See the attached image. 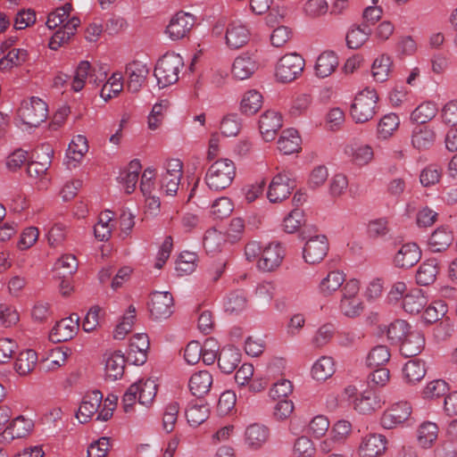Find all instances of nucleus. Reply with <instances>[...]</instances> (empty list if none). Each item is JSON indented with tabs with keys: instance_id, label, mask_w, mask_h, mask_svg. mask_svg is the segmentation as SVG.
<instances>
[{
	"instance_id": "nucleus-49",
	"label": "nucleus",
	"mask_w": 457,
	"mask_h": 457,
	"mask_svg": "<svg viewBox=\"0 0 457 457\" xmlns=\"http://www.w3.org/2000/svg\"><path fill=\"white\" fill-rule=\"evenodd\" d=\"M400 119L395 113L384 115L378 124V137L386 139L398 129Z\"/></svg>"
},
{
	"instance_id": "nucleus-1",
	"label": "nucleus",
	"mask_w": 457,
	"mask_h": 457,
	"mask_svg": "<svg viewBox=\"0 0 457 457\" xmlns=\"http://www.w3.org/2000/svg\"><path fill=\"white\" fill-rule=\"evenodd\" d=\"M183 66V59L179 54L167 53L162 56L154 68V77L159 87L164 88L175 84Z\"/></svg>"
},
{
	"instance_id": "nucleus-27",
	"label": "nucleus",
	"mask_w": 457,
	"mask_h": 457,
	"mask_svg": "<svg viewBox=\"0 0 457 457\" xmlns=\"http://www.w3.org/2000/svg\"><path fill=\"white\" fill-rule=\"evenodd\" d=\"M338 63V58L333 51H324L317 58L315 74L319 78H327L336 71Z\"/></svg>"
},
{
	"instance_id": "nucleus-11",
	"label": "nucleus",
	"mask_w": 457,
	"mask_h": 457,
	"mask_svg": "<svg viewBox=\"0 0 457 457\" xmlns=\"http://www.w3.org/2000/svg\"><path fill=\"white\" fill-rule=\"evenodd\" d=\"M150 342L146 334H137L130 338L127 355L128 362L143 365L147 360V350Z\"/></svg>"
},
{
	"instance_id": "nucleus-8",
	"label": "nucleus",
	"mask_w": 457,
	"mask_h": 457,
	"mask_svg": "<svg viewBox=\"0 0 457 457\" xmlns=\"http://www.w3.org/2000/svg\"><path fill=\"white\" fill-rule=\"evenodd\" d=\"M328 251V238L324 235L310 237L305 243L303 256L310 264L320 263L327 255Z\"/></svg>"
},
{
	"instance_id": "nucleus-25",
	"label": "nucleus",
	"mask_w": 457,
	"mask_h": 457,
	"mask_svg": "<svg viewBox=\"0 0 457 457\" xmlns=\"http://www.w3.org/2000/svg\"><path fill=\"white\" fill-rule=\"evenodd\" d=\"M80 21L77 17H72L66 21L51 37L49 41V47L52 50H57L62 45L68 42L72 37L77 28L79 26Z\"/></svg>"
},
{
	"instance_id": "nucleus-17",
	"label": "nucleus",
	"mask_w": 457,
	"mask_h": 457,
	"mask_svg": "<svg viewBox=\"0 0 457 457\" xmlns=\"http://www.w3.org/2000/svg\"><path fill=\"white\" fill-rule=\"evenodd\" d=\"M421 258V250L416 243H407L401 246L394 258L395 267L410 269L419 262Z\"/></svg>"
},
{
	"instance_id": "nucleus-42",
	"label": "nucleus",
	"mask_w": 457,
	"mask_h": 457,
	"mask_svg": "<svg viewBox=\"0 0 457 457\" xmlns=\"http://www.w3.org/2000/svg\"><path fill=\"white\" fill-rule=\"evenodd\" d=\"M435 138L436 135L434 130L424 126L413 130L411 143L415 148L425 149L433 145Z\"/></svg>"
},
{
	"instance_id": "nucleus-62",
	"label": "nucleus",
	"mask_w": 457,
	"mask_h": 457,
	"mask_svg": "<svg viewBox=\"0 0 457 457\" xmlns=\"http://www.w3.org/2000/svg\"><path fill=\"white\" fill-rule=\"evenodd\" d=\"M294 453L296 457H312L315 453V447L310 438L300 436L295 440Z\"/></svg>"
},
{
	"instance_id": "nucleus-30",
	"label": "nucleus",
	"mask_w": 457,
	"mask_h": 457,
	"mask_svg": "<svg viewBox=\"0 0 457 457\" xmlns=\"http://www.w3.org/2000/svg\"><path fill=\"white\" fill-rule=\"evenodd\" d=\"M453 232L446 227L437 228L428 240L429 248L434 253L445 251L453 243Z\"/></svg>"
},
{
	"instance_id": "nucleus-15",
	"label": "nucleus",
	"mask_w": 457,
	"mask_h": 457,
	"mask_svg": "<svg viewBox=\"0 0 457 457\" xmlns=\"http://www.w3.org/2000/svg\"><path fill=\"white\" fill-rule=\"evenodd\" d=\"M386 444L385 436L370 434L362 439L359 446V454L361 457H379L385 453Z\"/></svg>"
},
{
	"instance_id": "nucleus-24",
	"label": "nucleus",
	"mask_w": 457,
	"mask_h": 457,
	"mask_svg": "<svg viewBox=\"0 0 457 457\" xmlns=\"http://www.w3.org/2000/svg\"><path fill=\"white\" fill-rule=\"evenodd\" d=\"M425 346V337L420 331L412 330L400 345V352L405 358L417 356Z\"/></svg>"
},
{
	"instance_id": "nucleus-52",
	"label": "nucleus",
	"mask_w": 457,
	"mask_h": 457,
	"mask_svg": "<svg viewBox=\"0 0 457 457\" xmlns=\"http://www.w3.org/2000/svg\"><path fill=\"white\" fill-rule=\"evenodd\" d=\"M93 76L94 75L91 74L90 63L87 61L80 62L76 69L71 88L75 92L80 91L84 87L87 79L89 78L92 79Z\"/></svg>"
},
{
	"instance_id": "nucleus-3",
	"label": "nucleus",
	"mask_w": 457,
	"mask_h": 457,
	"mask_svg": "<svg viewBox=\"0 0 457 457\" xmlns=\"http://www.w3.org/2000/svg\"><path fill=\"white\" fill-rule=\"evenodd\" d=\"M304 59L296 53L283 55L275 67V77L281 83L295 80L304 69Z\"/></svg>"
},
{
	"instance_id": "nucleus-32",
	"label": "nucleus",
	"mask_w": 457,
	"mask_h": 457,
	"mask_svg": "<svg viewBox=\"0 0 457 457\" xmlns=\"http://www.w3.org/2000/svg\"><path fill=\"white\" fill-rule=\"evenodd\" d=\"M263 96L256 89L247 90L240 101V112L245 115H253L262 108Z\"/></svg>"
},
{
	"instance_id": "nucleus-22",
	"label": "nucleus",
	"mask_w": 457,
	"mask_h": 457,
	"mask_svg": "<svg viewBox=\"0 0 457 457\" xmlns=\"http://www.w3.org/2000/svg\"><path fill=\"white\" fill-rule=\"evenodd\" d=\"M212 385V376L207 370H200L193 374L189 379L188 386L193 395L198 399L203 398Z\"/></svg>"
},
{
	"instance_id": "nucleus-23",
	"label": "nucleus",
	"mask_w": 457,
	"mask_h": 457,
	"mask_svg": "<svg viewBox=\"0 0 457 457\" xmlns=\"http://www.w3.org/2000/svg\"><path fill=\"white\" fill-rule=\"evenodd\" d=\"M270 430L267 427L257 423L248 426L245 432V442L249 448L257 450L269 439Z\"/></svg>"
},
{
	"instance_id": "nucleus-63",
	"label": "nucleus",
	"mask_w": 457,
	"mask_h": 457,
	"mask_svg": "<svg viewBox=\"0 0 457 457\" xmlns=\"http://www.w3.org/2000/svg\"><path fill=\"white\" fill-rule=\"evenodd\" d=\"M237 397L234 392L225 391L219 398L217 403V411L220 416L227 415L235 406Z\"/></svg>"
},
{
	"instance_id": "nucleus-48",
	"label": "nucleus",
	"mask_w": 457,
	"mask_h": 457,
	"mask_svg": "<svg viewBox=\"0 0 457 457\" xmlns=\"http://www.w3.org/2000/svg\"><path fill=\"white\" fill-rule=\"evenodd\" d=\"M138 386V403L142 405H150L157 393V385L154 380L150 378L135 383Z\"/></svg>"
},
{
	"instance_id": "nucleus-9",
	"label": "nucleus",
	"mask_w": 457,
	"mask_h": 457,
	"mask_svg": "<svg viewBox=\"0 0 457 457\" xmlns=\"http://www.w3.org/2000/svg\"><path fill=\"white\" fill-rule=\"evenodd\" d=\"M173 296L170 292H154L151 295L148 309L153 319H167L173 312Z\"/></svg>"
},
{
	"instance_id": "nucleus-50",
	"label": "nucleus",
	"mask_w": 457,
	"mask_h": 457,
	"mask_svg": "<svg viewBox=\"0 0 457 457\" xmlns=\"http://www.w3.org/2000/svg\"><path fill=\"white\" fill-rule=\"evenodd\" d=\"M345 275L339 270L330 271L320 282L321 292L328 295L337 290L345 281Z\"/></svg>"
},
{
	"instance_id": "nucleus-61",
	"label": "nucleus",
	"mask_w": 457,
	"mask_h": 457,
	"mask_svg": "<svg viewBox=\"0 0 457 457\" xmlns=\"http://www.w3.org/2000/svg\"><path fill=\"white\" fill-rule=\"evenodd\" d=\"M340 310L347 317H356L363 310L361 301L357 297L342 298L340 302Z\"/></svg>"
},
{
	"instance_id": "nucleus-29",
	"label": "nucleus",
	"mask_w": 457,
	"mask_h": 457,
	"mask_svg": "<svg viewBox=\"0 0 457 457\" xmlns=\"http://www.w3.org/2000/svg\"><path fill=\"white\" fill-rule=\"evenodd\" d=\"M439 272L436 259L431 258L424 261L416 272V282L420 286L432 285Z\"/></svg>"
},
{
	"instance_id": "nucleus-10",
	"label": "nucleus",
	"mask_w": 457,
	"mask_h": 457,
	"mask_svg": "<svg viewBox=\"0 0 457 457\" xmlns=\"http://www.w3.org/2000/svg\"><path fill=\"white\" fill-rule=\"evenodd\" d=\"M411 413V406L407 402H399L387 409L380 419L381 426L392 429L406 421Z\"/></svg>"
},
{
	"instance_id": "nucleus-39",
	"label": "nucleus",
	"mask_w": 457,
	"mask_h": 457,
	"mask_svg": "<svg viewBox=\"0 0 457 457\" xmlns=\"http://www.w3.org/2000/svg\"><path fill=\"white\" fill-rule=\"evenodd\" d=\"M187 422L192 427H198L209 417V409L205 403L192 402L186 410Z\"/></svg>"
},
{
	"instance_id": "nucleus-12",
	"label": "nucleus",
	"mask_w": 457,
	"mask_h": 457,
	"mask_svg": "<svg viewBox=\"0 0 457 457\" xmlns=\"http://www.w3.org/2000/svg\"><path fill=\"white\" fill-rule=\"evenodd\" d=\"M127 87L132 93L138 92L149 74L147 65L140 61H133L126 66Z\"/></svg>"
},
{
	"instance_id": "nucleus-20",
	"label": "nucleus",
	"mask_w": 457,
	"mask_h": 457,
	"mask_svg": "<svg viewBox=\"0 0 457 457\" xmlns=\"http://www.w3.org/2000/svg\"><path fill=\"white\" fill-rule=\"evenodd\" d=\"M248 29L240 21H232L226 31V44L229 48L237 49L245 45L249 39Z\"/></svg>"
},
{
	"instance_id": "nucleus-33",
	"label": "nucleus",
	"mask_w": 457,
	"mask_h": 457,
	"mask_svg": "<svg viewBox=\"0 0 457 457\" xmlns=\"http://www.w3.org/2000/svg\"><path fill=\"white\" fill-rule=\"evenodd\" d=\"M428 303L426 296L420 289H413L406 294L403 299V308L410 314H418Z\"/></svg>"
},
{
	"instance_id": "nucleus-38",
	"label": "nucleus",
	"mask_w": 457,
	"mask_h": 457,
	"mask_svg": "<svg viewBox=\"0 0 457 457\" xmlns=\"http://www.w3.org/2000/svg\"><path fill=\"white\" fill-rule=\"evenodd\" d=\"M335 372V364L331 357L322 356L312 366V378L319 381H324Z\"/></svg>"
},
{
	"instance_id": "nucleus-21",
	"label": "nucleus",
	"mask_w": 457,
	"mask_h": 457,
	"mask_svg": "<svg viewBox=\"0 0 457 457\" xmlns=\"http://www.w3.org/2000/svg\"><path fill=\"white\" fill-rule=\"evenodd\" d=\"M241 361V353L234 345L223 347L218 355V365L222 372L232 373Z\"/></svg>"
},
{
	"instance_id": "nucleus-47",
	"label": "nucleus",
	"mask_w": 457,
	"mask_h": 457,
	"mask_svg": "<svg viewBox=\"0 0 457 457\" xmlns=\"http://www.w3.org/2000/svg\"><path fill=\"white\" fill-rule=\"evenodd\" d=\"M403 372L407 382H419L426 374L425 364L419 359L411 360L405 363Z\"/></svg>"
},
{
	"instance_id": "nucleus-13",
	"label": "nucleus",
	"mask_w": 457,
	"mask_h": 457,
	"mask_svg": "<svg viewBox=\"0 0 457 457\" xmlns=\"http://www.w3.org/2000/svg\"><path fill=\"white\" fill-rule=\"evenodd\" d=\"M285 257V250L280 244H270L258 260V267L263 271H272L280 266Z\"/></svg>"
},
{
	"instance_id": "nucleus-18",
	"label": "nucleus",
	"mask_w": 457,
	"mask_h": 457,
	"mask_svg": "<svg viewBox=\"0 0 457 457\" xmlns=\"http://www.w3.org/2000/svg\"><path fill=\"white\" fill-rule=\"evenodd\" d=\"M257 60L249 54L237 56L231 68L233 77L239 80L249 79L258 69Z\"/></svg>"
},
{
	"instance_id": "nucleus-60",
	"label": "nucleus",
	"mask_w": 457,
	"mask_h": 457,
	"mask_svg": "<svg viewBox=\"0 0 457 457\" xmlns=\"http://www.w3.org/2000/svg\"><path fill=\"white\" fill-rule=\"evenodd\" d=\"M28 152L16 149L6 158V168L10 170H21L28 167Z\"/></svg>"
},
{
	"instance_id": "nucleus-28",
	"label": "nucleus",
	"mask_w": 457,
	"mask_h": 457,
	"mask_svg": "<svg viewBox=\"0 0 457 457\" xmlns=\"http://www.w3.org/2000/svg\"><path fill=\"white\" fill-rule=\"evenodd\" d=\"M127 357L121 351H115L105 361V375L112 380L122 378L125 370Z\"/></svg>"
},
{
	"instance_id": "nucleus-19",
	"label": "nucleus",
	"mask_w": 457,
	"mask_h": 457,
	"mask_svg": "<svg viewBox=\"0 0 457 457\" xmlns=\"http://www.w3.org/2000/svg\"><path fill=\"white\" fill-rule=\"evenodd\" d=\"M103 400V394L99 390H94L87 394L81 402L76 417L84 424L98 411Z\"/></svg>"
},
{
	"instance_id": "nucleus-64",
	"label": "nucleus",
	"mask_w": 457,
	"mask_h": 457,
	"mask_svg": "<svg viewBox=\"0 0 457 457\" xmlns=\"http://www.w3.org/2000/svg\"><path fill=\"white\" fill-rule=\"evenodd\" d=\"M441 117L445 124L457 126V100H452L444 105Z\"/></svg>"
},
{
	"instance_id": "nucleus-43",
	"label": "nucleus",
	"mask_w": 457,
	"mask_h": 457,
	"mask_svg": "<svg viewBox=\"0 0 457 457\" xmlns=\"http://www.w3.org/2000/svg\"><path fill=\"white\" fill-rule=\"evenodd\" d=\"M438 434V427L436 423L426 421L423 422L418 430V442L423 448H429L436 440Z\"/></svg>"
},
{
	"instance_id": "nucleus-56",
	"label": "nucleus",
	"mask_w": 457,
	"mask_h": 457,
	"mask_svg": "<svg viewBox=\"0 0 457 457\" xmlns=\"http://www.w3.org/2000/svg\"><path fill=\"white\" fill-rule=\"evenodd\" d=\"M305 225L303 211L298 208L294 209L285 217L283 221L284 229L287 233H295L302 226Z\"/></svg>"
},
{
	"instance_id": "nucleus-34",
	"label": "nucleus",
	"mask_w": 457,
	"mask_h": 457,
	"mask_svg": "<svg viewBox=\"0 0 457 457\" xmlns=\"http://www.w3.org/2000/svg\"><path fill=\"white\" fill-rule=\"evenodd\" d=\"M28 59V52L22 48H12L0 59V71H6L21 66Z\"/></svg>"
},
{
	"instance_id": "nucleus-55",
	"label": "nucleus",
	"mask_w": 457,
	"mask_h": 457,
	"mask_svg": "<svg viewBox=\"0 0 457 457\" xmlns=\"http://www.w3.org/2000/svg\"><path fill=\"white\" fill-rule=\"evenodd\" d=\"M72 9L71 4H65L62 7L56 8L54 12H50L46 25L50 29H55L59 25H62L66 23V20L68 19L70 12Z\"/></svg>"
},
{
	"instance_id": "nucleus-44",
	"label": "nucleus",
	"mask_w": 457,
	"mask_h": 457,
	"mask_svg": "<svg viewBox=\"0 0 457 457\" xmlns=\"http://www.w3.org/2000/svg\"><path fill=\"white\" fill-rule=\"evenodd\" d=\"M437 113V107L433 102L420 104L411 114V120L419 124H425L431 120Z\"/></svg>"
},
{
	"instance_id": "nucleus-46",
	"label": "nucleus",
	"mask_w": 457,
	"mask_h": 457,
	"mask_svg": "<svg viewBox=\"0 0 457 457\" xmlns=\"http://www.w3.org/2000/svg\"><path fill=\"white\" fill-rule=\"evenodd\" d=\"M392 61L388 55L382 54L378 57L372 64L371 72L374 79L378 82L387 80L391 71Z\"/></svg>"
},
{
	"instance_id": "nucleus-2",
	"label": "nucleus",
	"mask_w": 457,
	"mask_h": 457,
	"mask_svg": "<svg viewBox=\"0 0 457 457\" xmlns=\"http://www.w3.org/2000/svg\"><path fill=\"white\" fill-rule=\"evenodd\" d=\"M378 96L374 89L369 87L359 92L351 105L350 114L355 123L370 120L377 112Z\"/></svg>"
},
{
	"instance_id": "nucleus-31",
	"label": "nucleus",
	"mask_w": 457,
	"mask_h": 457,
	"mask_svg": "<svg viewBox=\"0 0 457 457\" xmlns=\"http://www.w3.org/2000/svg\"><path fill=\"white\" fill-rule=\"evenodd\" d=\"M36 159L29 161L27 171H47L51 167L54 151L50 145H41L36 151Z\"/></svg>"
},
{
	"instance_id": "nucleus-40",
	"label": "nucleus",
	"mask_w": 457,
	"mask_h": 457,
	"mask_svg": "<svg viewBox=\"0 0 457 457\" xmlns=\"http://www.w3.org/2000/svg\"><path fill=\"white\" fill-rule=\"evenodd\" d=\"M37 360V353L31 349L22 351L19 353L14 369L21 376L29 374L33 370Z\"/></svg>"
},
{
	"instance_id": "nucleus-51",
	"label": "nucleus",
	"mask_w": 457,
	"mask_h": 457,
	"mask_svg": "<svg viewBox=\"0 0 457 457\" xmlns=\"http://www.w3.org/2000/svg\"><path fill=\"white\" fill-rule=\"evenodd\" d=\"M204 179L210 189L220 191L231 185L234 176L230 173H205Z\"/></svg>"
},
{
	"instance_id": "nucleus-35",
	"label": "nucleus",
	"mask_w": 457,
	"mask_h": 457,
	"mask_svg": "<svg viewBox=\"0 0 457 457\" xmlns=\"http://www.w3.org/2000/svg\"><path fill=\"white\" fill-rule=\"evenodd\" d=\"M409 323L403 320H395L391 322L386 328V337L392 344H402V342L407 337L409 333H411Z\"/></svg>"
},
{
	"instance_id": "nucleus-45",
	"label": "nucleus",
	"mask_w": 457,
	"mask_h": 457,
	"mask_svg": "<svg viewBox=\"0 0 457 457\" xmlns=\"http://www.w3.org/2000/svg\"><path fill=\"white\" fill-rule=\"evenodd\" d=\"M33 426L31 420L19 416L6 428V431L12 438H22L29 434Z\"/></svg>"
},
{
	"instance_id": "nucleus-14",
	"label": "nucleus",
	"mask_w": 457,
	"mask_h": 457,
	"mask_svg": "<svg viewBox=\"0 0 457 457\" xmlns=\"http://www.w3.org/2000/svg\"><path fill=\"white\" fill-rule=\"evenodd\" d=\"M281 127L282 116L279 112L268 110L261 115L259 129L265 141L269 142L273 140Z\"/></svg>"
},
{
	"instance_id": "nucleus-59",
	"label": "nucleus",
	"mask_w": 457,
	"mask_h": 457,
	"mask_svg": "<svg viewBox=\"0 0 457 457\" xmlns=\"http://www.w3.org/2000/svg\"><path fill=\"white\" fill-rule=\"evenodd\" d=\"M233 211V204L228 197L216 199L211 207V213L213 219L222 220L228 217Z\"/></svg>"
},
{
	"instance_id": "nucleus-58",
	"label": "nucleus",
	"mask_w": 457,
	"mask_h": 457,
	"mask_svg": "<svg viewBox=\"0 0 457 457\" xmlns=\"http://www.w3.org/2000/svg\"><path fill=\"white\" fill-rule=\"evenodd\" d=\"M241 129V119L237 113L226 115L220 122V131L225 137L237 136Z\"/></svg>"
},
{
	"instance_id": "nucleus-5",
	"label": "nucleus",
	"mask_w": 457,
	"mask_h": 457,
	"mask_svg": "<svg viewBox=\"0 0 457 457\" xmlns=\"http://www.w3.org/2000/svg\"><path fill=\"white\" fill-rule=\"evenodd\" d=\"M295 187V179L289 178L287 173H277L269 186L267 197L271 203L281 202L288 197Z\"/></svg>"
},
{
	"instance_id": "nucleus-6",
	"label": "nucleus",
	"mask_w": 457,
	"mask_h": 457,
	"mask_svg": "<svg viewBox=\"0 0 457 457\" xmlns=\"http://www.w3.org/2000/svg\"><path fill=\"white\" fill-rule=\"evenodd\" d=\"M195 22L194 15L189 12H179L170 19L166 28V33L172 40L182 39L188 35Z\"/></svg>"
},
{
	"instance_id": "nucleus-4",
	"label": "nucleus",
	"mask_w": 457,
	"mask_h": 457,
	"mask_svg": "<svg viewBox=\"0 0 457 457\" xmlns=\"http://www.w3.org/2000/svg\"><path fill=\"white\" fill-rule=\"evenodd\" d=\"M47 115V104L37 96L24 100L19 109V116L22 122L30 127L39 126L46 120Z\"/></svg>"
},
{
	"instance_id": "nucleus-7",
	"label": "nucleus",
	"mask_w": 457,
	"mask_h": 457,
	"mask_svg": "<svg viewBox=\"0 0 457 457\" xmlns=\"http://www.w3.org/2000/svg\"><path fill=\"white\" fill-rule=\"evenodd\" d=\"M79 316L71 313L70 317L62 319L52 328L49 338L54 343L66 342L73 338L79 328Z\"/></svg>"
},
{
	"instance_id": "nucleus-37",
	"label": "nucleus",
	"mask_w": 457,
	"mask_h": 457,
	"mask_svg": "<svg viewBox=\"0 0 457 457\" xmlns=\"http://www.w3.org/2000/svg\"><path fill=\"white\" fill-rule=\"evenodd\" d=\"M370 34L371 29L366 24L353 27L346 34V44L349 48L358 49L368 40Z\"/></svg>"
},
{
	"instance_id": "nucleus-16",
	"label": "nucleus",
	"mask_w": 457,
	"mask_h": 457,
	"mask_svg": "<svg viewBox=\"0 0 457 457\" xmlns=\"http://www.w3.org/2000/svg\"><path fill=\"white\" fill-rule=\"evenodd\" d=\"M88 151L87 139L83 135L73 137L66 152L65 163L67 169H76Z\"/></svg>"
},
{
	"instance_id": "nucleus-54",
	"label": "nucleus",
	"mask_w": 457,
	"mask_h": 457,
	"mask_svg": "<svg viewBox=\"0 0 457 457\" xmlns=\"http://www.w3.org/2000/svg\"><path fill=\"white\" fill-rule=\"evenodd\" d=\"M390 359V352L386 345H377L373 347L368 357L367 364L369 367H380L386 364Z\"/></svg>"
},
{
	"instance_id": "nucleus-57",
	"label": "nucleus",
	"mask_w": 457,
	"mask_h": 457,
	"mask_svg": "<svg viewBox=\"0 0 457 457\" xmlns=\"http://www.w3.org/2000/svg\"><path fill=\"white\" fill-rule=\"evenodd\" d=\"M445 313L446 305L442 302H436L425 309L421 319L426 325H430L440 320Z\"/></svg>"
},
{
	"instance_id": "nucleus-53",
	"label": "nucleus",
	"mask_w": 457,
	"mask_h": 457,
	"mask_svg": "<svg viewBox=\"0 0 457 457\" xmlns=\"http://www.w3.org/2000/svg\"><path fill=\"white\" fill-rule=\"evenodd\" d=\"M247 303L246 296L243 291L230 293L225 302V311L229 313H239L245 309Z\"/></svg>"
},
{
	"instance_id": "nucleus-36",
	"label": "nucleus",
	"mask_w": 457,
	"mask_h": 457,
	"mask_svg": "<svg viewBox=\"0 0 457 457\" xmlns=\"http://www.w3.org/2000/svg\"><path fill=\"white\" fill-rule=\"evenodd\" d=\"M227 238L226 235L215 228L206 230L203 245L207 253H216L221 251Z\"/></svg>"
},
{
	"instance_id": "nucleus-41",
	"label": "nucleus",
	"mask_w": 457,
	"mask_h": 457,
	"mask_svg": "<svg viewBox=\"0 0 457 457\" xmlns=\"http://www.w3.org/2000/svg\"><path fill=\"white\" fill-rule=\"evenodd\" d=\"M379 407V402L371 390L363 392L354 402V409L362 414H370Z\"/></svg>"
},
{
	"instance_id": "nucleus-26",
	"label": "nucleus",
	"mask_w": 457,
	"mask_h": 457,
	"mask_svg": "<svg viewBox=\"0 0 457 457\" xmlns=\"http://www.w3.org/2000/svg\"><path fill=\"white\" fill-rule=\"evenodd\" d=\"M302 139L298 131L295 129H287L282 131L278 140V149L284 154H292L301 150Z\"/></svg>"
}]
</instances>
